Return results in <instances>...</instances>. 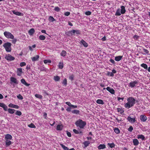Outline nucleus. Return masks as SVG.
Returning a JSON list of instances; mask_svg holds the SVG:
<instances>
[{
  "label": "nucleus",
  "mask_w": 150,
  "mask_h": 150,
  "mask_svg": "<svg viewBox=\"0 0 150 150\" xmlns=\"http://www.w3.org/2000/svg\"><path fill=\"white\" fill-rule=\"evenodd\" d=\"M127 100V102L125 104L124 106L125 108L127 109H129L133 106L135 103V100L132 97L128 98Z\"/></svg>",
  "instance_id": "nucleus-1"
},
{
  "label": "nucleus",
  "mask_w": 150,
  "mask_h": 150,
  "mask_svg": "<svg viewBox=\"0 0 150 150\" xmlns=\"http://www.w3.org/2000/svg\"><path fill=\"white\" fill-rule=\"evenodd\" d=\"M75 124L77 126L81 128H83L86 125V122L80 120L76 121Z\"/></svg>",
  "instance_id": "nucleus-2"
},
{
  "label": "nucleus",
  "mask_w": 150,
  "mask_h": 150,
  "mask_svg": "<svg viewBox=\"0 0 150 150\" xmlns=\"http://www.w3.org/2000/svg\"><path fill=\"white\" fill-rule=\"evenodd\" d=\"M11 44L10 42H7L3 45V46L5 48L6 51L10 52L11 50Z\"/></svg>",
  "instance_id": "nucleus-3"
},
{
  "label": "nucleus",
  "mask_w": 150,
  "mask_h": 150,
  "mask_svg": "<svg viewBox=\"0 0 150 150\" xmlns=\"http://www.w3.org/2000/svg\"><path fill=\"white\" fill-rule=\"evenodd\" d=\"M4 35L8 38H10L11 39H14V36L9 32L5 31L4 32Z\"/></svg>",
  "instance_id": "nucleus-4"
},
{
  "label": "nucleus",
  "mask_w": 150,
  "mask_h": 150,
  "mask_svg": "<svg viewBox=\"0 0 150 150\" xmlns=\"http://www.w3.org/2000/svg\"><path fill=\"white\" fill-rule=\"evenodd\" d=\"M127 119L130 122L133 123H134L136 120H135V118H132L130 116H129L127 118Z\"/></svg>",
  "instance_id": "nucleus-5"
},
{
  "label": "nucleus",
  "mask_w": 150,
  "mask_h": 150,
  "mask_svg": "<svg viewBox=\"0 0 150 150\" xmlns=\"http://www.w3.org/2000/svg\"><path fill=\"white\" fill-rule=\"evenodd\" d=\"M138 82L137 81H134L133 82H130L129 83V86L131 88H134L136 86V84H137Z\"/></svg>",
  "instance_id": "nucleus-6"
},
{
  "label": "nucleus",
  "mask_w": 150,
  "mask_h": 150,
  "mask_svg": "<svg viewBox=\"0 0 150 150\" xmlns=\"http://www.w3.org/2000/svg\"><path fill=\"white\" fill-rule=\"evenodd\" d=\"M140 119L142 122H145L147 120V117L144 115H141L140 116Z\"/></svg>",
  "instance_id": "nucleus-7"
},
{
  "label": "nucleus",
  "mask_w": 150,
  "mask_h": 150,
  "mask_svg": "<svg viewBox=\"0 0 150 150\" xmlns=\"http://www.w3.org/2000/svg\"><path fill=\"white\" fill-rule=\"evenodd\" d=\"M140 47L142 50V52L143 54H147L149 55V51L147 50L144 48L143 47Z\"/></svg>",
  "instance_id": "nucleus-8"
},
{
  "label": "nucleus",
  "mask_w": 150,
  "mask_h": 150,
  "mask_svg": "<svg viewBox=\"0 0 150 150\" xmlns=\"http://www.w3.org/2000/svg\"><path fill=\"white\" fill-rule=\"evenodd\" d=\"M106 89L112 94H115V91L111 87H108L106 88Z\"/></svg>",
  "instance_id": "nucleus-9"
},
{
  "label": "nucleus",
  "mask_w": 150,
  "mask_h": 150,
  "mask_svg": "<svg viewBox=\"0 0 150 150\" xmlns=\"http://www.w3.org/2000/svg\"><path fill=\"white\" fill-rule=\"evenodd\" d=\"M10 80L11 82L13 83L16 84H17L18 83L17 80L16 78L14 77H11L10 78Z\"/></svg>",
  "instance_id": "nucleus-10"
},
{
  "label": "nucleus",
  "mask_w": 150,
  "mask_h": 150,
  "mask_svg": "<svg viewBox=\"0 0 150 150\" xmlns=\"http://www.w3.org/2000/svg\"><path fill=\"white\" fill-rule=\"evenodd\" d=\"M121 10L120 12L122 14H124L126 12V10L125 6H121Z\"/></svg>",
  "instance_id": "nucleus-11"
},
{
  "label": "nucleus",
  "mask_w": 150,
  "mask_h": 150,
  "mask_svg": "<svg viewBox=\"0 0 150 150\" xmlns=\"http://www.w3.org/2000/svg\"><path fill=\"white\" fill-rule=\"evenodd\" d=\"M8 106L11 108H14L16 109H18L19 106L17 105H14L11 103H10L8 105Z\"/></svg>",
  "instance_id": "nucleus-12"
},
{
  "label": "nucleus",
  "mask_w": 150,
  "mask_h": 150,
  "mask_svg": "<svg viewBox=\"0 0 150 150\" xmlns=\"http://www.w3.org/2000/svg\"><path fill=\"white\" fill-rule=\"evenodd\" d=\"M133 143L134 146H137L139 144V142L137 139H133Z\"/></svg>",
  "instance_id": "nucleus-13"
},
{
  "label": "nucleus",
  "mask_w": 150,
  "mask_h": 150,
  "mask_svg": "<svg viewBox=\"0 0 150 150\" xmlns=\"http://www.w3.org/2000/svg\"><path fill=\"white\" fill-rule=\"evenodd\" d=\"M117 111L118 112L120 113L121 115H123L124 112V110L122 108H117Z\"/></svg>",
  "instance_id": "nucleus-14"
},
{
  "label": "nucleus",
  "mask_w": 150,
  "mask_h": 150,
  "mask_svg": "<svg viewBox=\"0 0 150 150\" xmlns=\"http://www.w3.org/2000/svg\"><path fill=\"white\" fill-rule=\"evenodd\" d=\"M106 147L105 145L104 144H100L98 147L99 149H103Z\"/></svg>",
  "instance_id": "nucleus-15"
},
{
  "label": "nucleus",
  "mask_w": 150,
  "mask_h": 150,
  "mask_svg": "<svg viewBox=\"0 0 150 150\" xmlns=\"http://www.w3.org/2000/svg\"><path fill=\"white\" fill-rule=\"evenodd\" d=\"M35 31L34 29L32 28L30 29L28 31L29 34L30 35H32L35 33Z\"/></svg>",
  "instance_id": "nucleus-16"
},
{
  "label": "nucleus",
  "mask_w": 150,
  "mask_h": 150,
  "mask_svg": "<svg viewBox=\"0 0 150 150\" xmlns=\"http://www.w3.org/2000/svg\"><path fill=\"white\" fill-rule=\"evenodd\" d=\"M81 43L85 47H87L88 45V44L83 40H82L81 41Z\"/></svg>",
  "instance_id": "nucleus-17"
},
{
  "label": "nucleus",
  "mask_w": 150,
  "mask_h": 150,
  "mask_svg": "<svg viewBox=\"0 0 150 150\" xmlns=\"http://www.w3.org/2000/svg\"><path fill=\"white\" fill-rule=\"evenodd\" d=\"M12 13L14 14H15L17 16H21L22 15V13L21 12L17 11H16L15 10L13 11Z\"/></svg>",
  "instance_id": "nucleus-18"
},
{
  "label": "nucleus",
  "mask_w": 150,
  "mask_h": 150,
  "mask_svg": "<svg viewBox=\"0 0 150 150\" xmlns=\"http://www.w3.org/2000/svg\"><path fill=\"white\" fill-rule=\"evenodd\" d=\"M96 102L98 104H99L103 105L104 104L103 101L101 99H98Z\"/></svg>",
  "instance_id": "nucleus-19"
},
{
  "label": "nucleus",
  "mask_w": 150,
  "mask_h": 150,
  "mask_svg": "<svg viewBox=\"0 0 150 150\" xmlns=\"http://www.w3.org/2000/svg\"><path fill=\"white\" fill-rule=\"evenodd\" d=\"M17 75L18 76H20L22 73V69L21 68H19L17 69Z\"/></svg>",
  "instance_id": "nucleus-20"
},
{
  "label": "nucleus",
  "mask_w": 150,
  "mask_h": 150,
  "mask_svg": "<svg viewBox=\"0 0 150 150\" xmlns=\"http://www.w3.org/2000/svg\"><path fill=\"white\" fill-rule=\"evenodd\" d=\"M114 132L116 134H118L120 133V131L117 127H115L114 129Z\"/></svg>",
  "instance_id": "nucleus-21"
},
{
  "label": "nucleus",
  "mask_w": 150,
  "mask_h": 150,
  "mask_svg": "<svg viewBox=\"0 0 150 150\" xmlns=\"http://www.w3.org/2000/svg\"><path fill=\"white\" fill-rule=\"evenodd\" d=\"M63 126L62 125H59L57 127V129L58 130H61L62 129Z\"/></svg>",
  "instance_id": "nucleus-22"
},
{
  "label": "nucleus",
  "mask_w": 150,
  "mask_h": 150,
  "mask_svg": "<svg viewBox=\"0 0 150 150\" xmlns=\"http://www.w3.org/2000/svg\"><path fill=\"white\" fill-rule=\"evenodd\" d=\"M5 138L6 140L11 139L12 138V137L11 135L8 134L6 135Z\"/></svg>",
  "instance_id": "nucleus-23"
},
{
  "label": "nucleus",
  "mask_w": 150,
  "mask_h": 150,
  "mask_svg": "<svg viewBox=\"0 0 150 150\" xmlns=\"http://www.w3.org/2000/svg\"><path fill=\"white\" fill-rule=\"evenodd\" d=\"M138 139H141L142 140H145V137L142 134H140L137 136Z\"/></svg>",
  "instance_id": "nucleus-24"
},
{
  "label": "nucleus",
  "mask_w": 150,
  "mask_h": 150,
  "mask_svg": "<svg viewBox=\"0 0 150 150\" xmlns=\"http://www.w3.org/2000/svg\"><path fill=\"white\" fill-rule=\"evenodd\" d=\"M21 82L24 84L25 85L28 86L30 84L27 83L25 81V80L24 79H22L21 80Z\"/></svg>",
  "instance_id": "nucleus-25"
},
{
  "label": "nucleus",
  "mask_w": 150,
  "mask_h": 150,
  "mask_svg": "<svg viewBox=\"0 0 150 150\" xmlns=\"http://www.w3.org/2000/svg\"><path fill=\"white\" fill-rule=\"evenodd\" d=\"M8 112L11 114H13L16 111V110L11 108H8Z\"/></svg>",
  "instance_id": "nucleus-26"
},
{
  "label": "nucleus",
  "mask_w": 150,
  "mask_h": 150,
  "mask_svg": "<svg viewBox=\"0 0 150 150\" xmlns=\"http://www.w3.org/2000/svg\"><path fill=\"white\" fill-rule=\"evenodd\" d=\"M121 13L120 12V9H117L115 14L116 16H120L121 15Z\"/></svg>",
  "instance_id": "nucleus-27"
},
{
  "label": "nucleus",
  "mask_w": 150,
  "mask_h": 150,
  "mask_svg": "<svg viewBox=\"0 0 150 150\" xmlns=\"http://www.w3.org/2000/svg\"><path fill=\"white\" fill-rule=\"evenodd\" d=\"M5 58L9 61H12L15 59L14 57H5Z\"/></svg>",
  "instance_id": "nucleus-28"
},
{
  "label": "nucleus",
  "mask_w": 150,
  "mask_h": 150,
  "mask_svg": "<svg viewBox=\"0 0 150 150\" xmlns=\"http://www.w3.org/2000/svg\"><path fill=\"white\" fill-rule=\"evenodd\" d=\"M141 66L145 69H148V66L146 64L143 63L141 65Z\"/></svg>",
  "instance_id": "nucleus-29"
},
{
  "label": "nucleus",
  "mask_w": 150,
  "mask_h": 150,
  "mask_svg": "<svg viewBox=\"0 0 150 150\" xmlns=\"http://www.w3.org/2000/svg\"><path fill=\"white\" fill-rule=\"evenodd\" d=\"M6 146H8L11 144V142L10 141L8 140H6Z\"/></svg>",
  "instance_id": "nucleus-30"
},
{
  "label": "nucleus",
  "mask_w": 150,
  "mask_h": 150,
  "mask_svg": "<svg viewBox=\"0 0 150 150\" xmlns=\"http://www.w3.org/2000/svg\"><path fill=\"white\" fill-rule=\"evenodd\" d=\"M39 38L41 40H44L46 38L43 35H40L39 37Z\"/></svg>",
  "instance_id": "nucleus-31"
},
{
  "label": "nucleus",
  "mask_w": 150,
  "mask_h": 150,
  "mask_svg": "<svg viewBox=\"0 0 150 150\" xmlns=\"http://www.w3.org/2000/svg\"><path fill=\"white\" fill-rule=\"evenodd\" d=\"M71 112L72 113H73V114H78L79 113V111L77 110H72L71 111Z\"/></svg>",
  "instance_id": "nucleus-32"
},
{
  "label": "nucleus",
  "mask_w": 150,
  "mask_h": 150,
  "mask_svg": "<svg viewBox=\"0 0 150 150\" xmlns=\"http://www.w3.org/2000/svg\"><path fill=\"white\" fill-rule=\"evenodd\" d=\"M49 20L52 22H53L54 21H55V20L54 19V18L53 17V16H49Z\"/></svg>",
  "instance_id": "nucleus-33"
},
{
  "label": "nucleus",
  "mask_w": 150,
  "mask_h": 150,
  "mask_svg": "<svg viewBox=\"0 0 150 150\" xmlns=\"http://www.w3.org/2000/svg\"><path fill=\"white\" fill-rule=\"evenodd\" d=\"M60 145L64 150H69V148L63 144H61Z\"/></svg>",
  "instance_id": "nucleus-34"
},
{
  "label": "nucleus",
  "mask_w": 150,
  "mask_h": 150,
  "mask_svg": "<svg viewBox=\"0 0 150 150\" xmlns=\"http://www.w3.org/2000/svg\"><path fill=\"white\" fill-rule=\"evenodd\" d=\"M58 67L59 68L62 69L63 67V62H59V64Z\"/></svg>",
  "instance_id": "nucleus-35"
},
{
  "label": "nucleus",
  "mask_w": 150,
  "mask_h": 150,
  "mask_svg": "<svg viewBox=\"0 0 150 150\" xmlns=\"http://www.w3.org/2000/svg\"><path fill=\"white\" fill-rule=\"evenodd\" d=\"M62 84L65 86H66L67 84V80L65 78L62 82Z\"/></svg>",
  "instance_id": "nucleus-36"
},
{
  "label": "nucleus",
  "mask_w": 150,
  "mask_h": 150,
  "mask_svg": "<svg viewBox=\"0 0 150 150\" xmlns=\"http://www.w3.org/2000/svg\"><path fill=\"white\" fill-rule=\"evenodd\" d=\"M108 145L111 148H112L115 146V144L113 143H108Z\"/></svg>",
  "instance_id": "nucleus-37"
},
{
  "label": "nucleus",
  "mask_w": 150,
  "mask_h": 150,
  "mask_svg": "<svg viewBox=\"0 0 150 150\" xmlns=\"http://www.w3.org/2000/svg\"><path fill=\"white\" fill-rule=\"evenodd\" d=\"M54 79L55 81H58L60 80V78L58 76H54Z\"/></svg>",
  "instance_id": "nucleus-38"
},
{
  "label": "nucleus",
  "mask_w": 150,
  "mask_h": 150,
  "mask_svg": "<svg viewBox=\"0 0 150 150\" xmlns=\"http://www.w3.org/2000/svg\"><path fill=\"white\" fill-rule=\"evenodd\" d=\"M66 52L65 50H62L61 53V55L62 56H65L66 54Z\"/></svg>",
  "instance_id": "nucleus-39"
},
{
  "label": "nucleus",
  "mask_w": 150,
  "mask_h": 150,
  "mask_svg": "<svg viewBox=\"0 0 150 150\" xmlns=\"http://www.w3.org/2000/svg\"><path fill=\"white\" fill-rule=\"evenodd\" d=\"M35 96L36 98L39 99H42V95L38 94H36Z\"/></svg>",
  "instance_id": "nucleus-40"
},
{
  "label": "nucleus",
  "mask_w": 150,
  "mask_h": 150,
  "mask_svg": "<svg viewBox=\"0 0 150 150\" xmlns=\"http://www.w3.org/2000/svg\"><path fill=\"white\" fill-rule=\"evenodd\" d=\"M44 62L45 64H47L48 63H50L51 62V61L49 59H46L44 61Z\"/></svg>",
  "instance_id": "nucleus-41"
},
{
  "label": "nucleus",
  "mask_w": 150,
  "mask_h": 150,
  "mask_svg": "<svg viewBox=\"0 0 150 150\" xmlns=\"http://www.w3.org/2000/svg\"><path fill=\"white\" fill-rule=\"evenodd\" d=\"M89 143L90 142H89L86 141L84 142L83 144L84 145L85 147H86L88 145Z\"/></svg>",
  "instance_id": "nucleus-42"
},
{
  "label": "nucleus",
  "mask_w": 150,
  "mask_h": 150,
  "mask_svg": "<svg viewBox=\"0 0 150 150\" xmlns=\"http://www.w3.org/2000/svg\"><path fill=\"white\" fill-rule=\"evenodd\" d=\"M39 57H33L31 58V59L33 61H35L38 60Z\"/></svg>",
  "instance_id": "nucleus-43"
},
{
  "label": "nucleus",
  "mask_w": 150,
  "mask_h": 150,
  "mask_svg": "<svg viewBox=\"0 0 150 150\" xmlns=\"http://www.w3.org/2000/svg\"><path fill=\"white\" fill-rule=\"evenodd\" d=\"M75 33V30H72L69 31V33H70L71 35H74V34Z\"/></svg>",
  "instance_id": "nucleus-44"
},
{
  "label": "nucleus",
  "mask_w": 150,
  "mask_h": 150,
  "mask_svg": "<svg viewBox=\"0 0 150 150\" xmlns=\"http://www.w3.org/2000/svg\"><path fill=\"white\" fill-rule=\"evenodd\" d=\"M122 57H115V60L116 61H118L121 60Z\"/></svg>",
  "instance_id": "nucleus-45"
},
{
  "label": "nucleus",
  "mask_w": 150,
  "mask_h": 150,
  "mask_svg": "<svg viewBox=\"0 0 150 150\" xmlns=\"http://www.w3.org/2000/svg\"><path fill=\"white\" fill-rule=\"evenodd\" d=\"M28 126L31 128H35L36 127L32 123L30 124V125H28Z\"/></svg>",
  "instance_id": "nucleus-46"
},
{
  "label": "nucleus",
  "mask_w": 150,
  "mask_h": 150,
  "mask_svg": "<svg viewBox=\"0 0 150 150\" xmlns=\"http://www.w3.org/2000/svg\"><path fill=\"white\" fill-rule=\"evenodd\" d=\"M107 75L110 76H114V74H112V72H110L109 71L108 72Z\"/></svg>",
  "instance_id": "nucleus-47"
},
{
  "label": "nucleus",
  "mask_w": 150,
  "mask_h": 150,
  "mask_svg": "<svg viewBox=\"0 0 150 150\" xmlns=\"http://www.w3.org/2000/svg\"><path fill=\"white\" fill-rule=\"evenodd\" d=\"M36 47V45L35 44L33 45L32 46H30L29 47V49L30 50H33L32 47L33 48H35Z\"/></svg>",
  "instance_id": "nucleus-48"
},
{
  "label": "nucleus",
  "mask_w": 150,
  "mask_h": 150,
  "mask_svg": "<svg viewBox=\"0 0 150 150\" xmlns=\"http://www.w3.org/2000/svg\"><path fill=\"white\" fill-rule=\"evenodd\" d=\"M16 114L19 116H20L21 115L22 113L20 111H17L16 113Z\"/></svg>",
  "instance_id": "nucleus-49"
},
{
  "label": "nucleus",
  "mask_w": 150,
  "mask_h": 150,
  "mask_svg": "<svg viewBox=\"0 0 150 150\" xmlns=\"http://www.w3.org/2000/svg\"><path fill=\"white\" fill-rule=\"evenodd\" d=\"M133 129V127L132 126H130L129 128L128 129V131L132 132Z\"/></svg>",
  "instance_id": "nucleus-50"
},
{
  "label": "nucleus",
  "mask_w": 150,
  "mask_h": 150,
  "mask_svg": "<svg viewBox=\"0 0 150 150\" xmlns=\"http://www.w3.org/2000/svg\"><path fill=\"white\" fill-rule=\"evenodd\" d=\"M60 9L58 7H55L54 10L57 12L60 11Z\"/></svg>",
  "instance_id": "nucleus-51"
},
{
  "label": "nucleus",
  "mask_w": 150,
  "mask_h": 150,
  "mask_svg": "<svg viewBox=\"0 0 150 150\" xmlns=\"http://www.w3.org/2000/svg\"><path fill=\"white\" fill-rule=\"evenodd\" d=\"M17 97L20 100H22L23 98L22 96L20 94L17 96Z\"/></svg>",
  "instance_id": "nucleus-52"
},
{
  "label": "nucleus",
  "mask_w": 150,
  "mask_h": 150,
  "mask_svg": "<svg viewBox=\"0 0 150 150\" xmlns=\"http://www.w3.org/2000/svg\"><path fill=\"white\" fill-rule=\"evenodd\" d=\"M139 38V36L137 35H135L133 36V38L135 40H137Z\"/></svg>",
  "instance_id": "nucleus-53"
},
{
  "label": "nucleus",
  "mask_w": 150,
  "mask_h": 150,
  "mask_svg": "<svg viewBox=\"0 0 150 150\" xmlns=\"http://www.w3.org/2000/svg\"><path fill=\"white\" fill-rule=\"evenodd\" d=\"M70 12H66L64 13V15L66 16H68L70 14Z\"/></svg>",
  "instance_id": "nucleus-54"
},
{
  "label": "nucleus",
  "mask_w": 150,
  "mask_h": 150,
  "mask_svg": "<svg viewBox=\"0 0 150 150\" xmlns=\"http://www.w3.org/2000/svg\"><path fill=\"white\" fill-rule=\"evenodd\" d=\"M26 65V63L25 62H22L20 64V66L21 67L25 66Z\"/></svg>",
  "instance_id": "nucleus-55"
},
{
  "label": "nucleus",
  "mask_w": 150,
  "mask_h": 150,
  "mask_svg": "<svg viewBox=\"0 0 150 150\" xmlns=\"http://www.w3.org/2000/svg\"><path fill=\"white\" fill-rule=\"evenodd\" d=\"M73 132H74L76 134H79V131L76 130V129H74L73 130Z\"/></svg>",
  "instance_id": "nucleus-56"
},
{
  "label": "nucleus",
  "mask_w": 150,
  "mask_h": 150,
  "mask_svg": "<svg viewBox=\"0 0 150 150\" xmlns=\"http://www.w3.org/2000/svg\"><path fill=\"white\" fill-rule=\"evenodd\" d=\"M85 14L86 15L89 16L91 14V12L90 11H87L85 12Z\"/></svg>",
  "instance_id": "nucleus-57"
},
{
  "label": "nucleus",
  "mask_w": 150,
  "mask_h": 150,
  "mask_svg": "<svg viewBox=\"0 0 150 150\" xmlns=\"http://www.w3.org/2000/svg\"><path fill=\"white\" fill-rule=\"evenodd\" d=\"M74 76L73 75H71L69 76V79L72 81L74 80Z\"/></svg>",
  "instance_id": "nucleus-58"
},
{
  "label": "nucleus",
  "mask_w": 150,
  "mask_h": 150,
  "mask_svg": "<svg viewBox=\"0 0 150 150\" xmlns=\"http://www.w3.org/2000/svg\"><path fill=\"white\" fill-rule=\"evenodd\" d=\"M3 108H4V109L5 111H6L8 108L7 106L5 105L4 106H3Z\"/></svg>",
  "instance_id": "nucleus-59"
},
{
  "label": "nucleus",
  "mask_w": 150,
  "mask_h": 150,
  "mask_svg": "<svg viewBox=\"0 0 150 150\" xmlns=\"http://www.w3.org/2000/svg\"><path fill=\"white\" fill-rule=\"evenodd\" d=\"M17 40L16 39H14L12 40V42L13 44H15Z\"/></svg>",
  "instance_id": "nucleus-60"
},
{
  "label": "nucleus",
  "mask_w": 150,
  "mask_h": 150,
  "mask_svg": "<svg viewBox=\"0 0 150 150\" xmlns=\"http://www.w3.org/2000/svg\"><path fill=\"white\" fill-rule=\"evenodd\" d=\"M66 103L70 107H71V105H72V104H71L69 102H67Z\"/></svg>",
  "instance_id": "nucleus-61"
},
{
  "label": "nucleus",
  "mask_w": 150,
  "mask_h": 150,
  "mask_svg": "<svg viewBox=\"0 0 150 150\" xmlns=\"http://www.w3.org/2000/svg\"><path fill=\"white\" fill-rule=\"evenodd\" d=\"M76 34H80V31L79 30H75V33Z\"/></svg>",
  "instance_id": "nucleus-62"
},
{
  "label": "nucleus",
  "mask_w": 150,
  "mask_h": 150,
  "mask_svg": "<svg viewBox=\"0 0 150 150\" xmlns=\"http://www.w3.org/2000/svg\"><path fill=\"white\" fill-rule=\"evenodd\" d=\"M67 134L68 137H71V134L70 132H67Z\"/></svg>",
  "instance_id": "nucleus-63"
},
{
  "label": "nucleus",
  "mask_w": 150,
  "mask_h": 150,
  "mask_svg": "<svg viewBox=\"0 0 150 150\" xmlns=\"http://www.w3.org/2000/svg\"><path fill=\"white\" fill-rule=\"evenodd\" d=\"M101 40L103 41H105L106 40V37L105 36L101 38Z\"/></svg>",
  "instance_id": "nucleus-64"
}]
</instances>
